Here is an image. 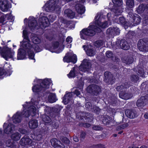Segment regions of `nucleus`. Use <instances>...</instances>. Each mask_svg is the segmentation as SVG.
<instances>
[{
	"mask_svg": "<svg viewBox=\"0 0 148 148\" xmlns=\"http://www.w3.org/2000/svg\"><path fill=\"white\" fill-rule=\"evenodd\" d=\"M103 20V15L100 13H97L95 18L94 23L93 25L90 24L87 28L83 29L80 32L81 38L86 39V36H92L95 35V32H101L100 28H105L108 27L107 21L104 22Z\"/></svg>",
	"mask_w": 148,
	"mask_h": 148,
	"instance_id": "f257e3e1",
	"label": "nucleus"
},
{
	"mask_svg": "<svg viewBox=\"0 0 148 148\" xmlns=\"http://www.w3.org/2000/svg\"><path fill=\"white\" fill-rule=\"evenodd\" d=\"M38 99L35 101L32 99H31V102H26L25 104L23 105L24 109L23 112L20 113L17 112L12 117V121L15 124L21 122L22 117H28L30 115L32 116L35 115L37 112L36 108H40Z\"/></svg>",
	"mask_w": 148,
	"mask_h": 148,
	"instance_id": "f03ea898",
	"label": "nucleus"
},
{
	"mask_svg": "<svg viewBox=\"0 0 148 148\" xmlns=\"http://www.w3.org/2000/svg\"><path fill=\"white\" fill-rule=\"evenodd\" d=\"M38 23L39 25H36V21L34 17H30L29 18L28 26L32 30L40 28L43 29L48 26L49 24V21L47 17L43 16L39 18Z\"/></svg>",
	"mask_w": 148,
	"mask_h": 148,
	"instance_id": "7ed1b4c3",
	"label": "nucleus"
},
{
	"mask_svg": "<svg viewBox=\"0 0 148 148\" xmlns=\"http://www.w3.org/2000/svg\"><path fill=\"white\" fill-rule=\"evenodd\" d=\"M32 40L33 43H34L33 45H32L30 43L32 48L31 49L27 50L28 51L29 58L30 59L34 60V62H35V60L34 58V54L33 52L34 50L36 52H39L41 51V49L39 47L37 44L40 43L41 42L40 38L37 36H34L32 38Z\"/></svg>",
	"mask_w": 148,
	"mask_h": 148,
	"instance_id": "20e7f679",
	"label": "nucleus"
},
{
	"mask_svg": "<svg viewBox=\"0 0 148 148\" xmlns=\"http://www.w3.org/2000/svg\"><path fill=\"white\" fill-rule=\"evenodd\" d=\"M38 81L41 82L40 85H37L32 88L33 91L35 93L43 92L52 84V81L50 79H45L43 80H40Z\"/></svg>",
	"mask_w": 148,
	"mask_h": 148,
	"instance_id": "39448f33",
	"label": "nucleus"
},
{
	"mask_svg": "<svg viewBox=\"0 0 148 148\" xmlns=\"http://www.w3.org/2000/svg\"><path fill=\"white\" fill-rule=\"evenodd\" d=\"M60 1L59 0H49L46 3L44 6V10L46 12H51L55 10L56 9H59L60 5L65 3V1Z\"/></svg>",
	"mask_w": 148,
	"mask_h": 148,
	"instance_id": "423d86ee",
	"label": "nucleus"
},
{
	"mask_svg": "<svg viewBox=\"0 0 148 148\" xmlns=\"http://www.w3.org/2000/svg\"><path fill=\"white\" fill-rule=\"evenodd\" d=\"M127 18L130 25H138L140 21V18L139 16L132 12L129 13Z\"/></svg>",
	"mask_w": 148,
	"mask_h": 148,
	"instance_id": "0eeeda50",
	"label": "nucleus"
},
{
	"mask_svg": "<svg viewBox=\"0 0 148 148\" xmlns=\"http://www.w3.org/2000/svg\"><path fill=\"white\" fill-rule=\"evenodd\" d=\"M23 32L24 38L23 42H21V44L25 49L28 50L32 48L30 44V42L27 36L26 30H24Z\"/></svg>",
	"mask_w": 148,
	"mask_h": 148,
	"instance_id": "6e6552de",
	"label": "nucleus"
},
{
	"mask_svg": "<svg viewBox=\"0 0 148 148\" xmlns=\"http://www.w3.org/2000/svg\"><path fill=\"white\" fill-rule=\"evenodd\" d=\"M4 70H3L0 68V76L4 74L7 76L10 75L12 71L11 69V66L9 63L5 62L4 66Z\"/></svg>",
	"mask_w": 148,
	"mask_h": 148,
	"instance_id": "1a4fd4ad",
	"label": "nucleus"
},
{
	"mask_svg": "<svg viewBox=\"0 0 148 148\" xmlns=\"http://www.w3.org/2000/svg\"><path fill=\"white\" fill-rule=\"evenodd\" d=\"M64 62H71L75 63L77 61L76 56L73 54L72 52H70L66 54L64 58Z\"/></svg>",
	"mask_w": 148,
	"mask_h": 148,
	"instance_id": "9d476101",
	"label": "nucleus"
},
{
	"mask_svg": "<svg viewBox=\"0 0 148 148\" xmlns=\"http://www.w3.org/2000/svg\"><path fill=\"white\" fill-rule=\"evenodd\" d=\"M91 64L87 59H84L81 65L79 66L80 71L84 72L88 71L91 67Z\"/></svg>",
	"mask_w": 148,
	"mask_h": 148,
	"instance_id": "9b49d317",
	"label": "nucleus"
},
{
	"mask_svg": "<svg viewBox=\"0 0 148 148\" xmlns=\"http://www.w3.org/2000/svg\"><path fill=\"white\" fill-rule=\"evenodd\" d=\"M20 143L22 146L27 145L32 146L34 145L32 140L28 136H26L21 138L20 141Z\"/></svg>",
	"mask_w": 148,
	"mask_h": 148,
	"instance_id": "f8f14e48",
	"label": "nucleus"
},
{
	"mask_svg": "<svg viewBox=\"0 0 148 148\" xmlns=\"http://www.w3.org/2000/svg\"><path fill=\"white\" fill-rule=\"evenodd\" d=\"M14 54V52L11 51L9 48H7L5 51L1 53V55L6 60L9 58L13 59Z\"/></svg>",
	"mask_w": 148,
	"mask_h": 148,
	"instance_id": "ddd939ff",
	"label": "nucleus"
},
{
	"mask_svg": "<svg viewBox=\"0 0 148 148\" xmlns=\"http://www.w3.org/2000/svg\"><path fill=\"white\" fill-rule=\"evenodd\" d=\"M148 102V95L141 97L137 101V105L138 107L142 108Z\"/></svg>",
	"mask_w": 148,
	"mask_h": 148,
	"instance_id": "4468645a",
	"label": "nucleus"
},
{
	"mask_svg": "<svg viewBox=\"0 0 148 148\" xmlns=\"http://www.w3.org/2000/svg\"><path fill=\"white\" fill-rule=\"evenodd\" d=\"M89 93H92L95 95L98 94L101 91L100 87L98 86L92 85L89 86L87 88Z\"/></svg>",
	"mask_w": 148,
	"mask_h": 148,
	"instance_id": "2eb2a0df",
	"label": "nucleus"
},
{
	"mask_svg": "<svg viewBox=\"0 0 148 148\" xmlns=\"http://www.w3.org/2000/svg\"><path fill=\"white\" fill-rule=\"evenodd\" d=\"M3 127L4 132L8 134L12 133L15 128L14 125L11 123L7 125V123H5L3 125Z\"/></svg>",
	"mask_w": 148,
	"mask_h": 148,
	"instance_id": "dca6fc26",
	"label": "nucleus"
},
{
	"mask_svg": "<svg viewBox=\"0 0 148 148\" xmlns=\"http://www.w3.org/2000/svg\"><path fill=\"white\" fill-rule=\"evenodd\" d=\"M120 32V31L119 28L114 27L109 28L106 31L107 34H110L112 36L119 35Z\"/></svg>",
	"mask_w": 148,
	"mask_h": 148,
	"instance_id": "f3484780",
	"label": "nucleus"
},
{
	"mask_svg": "<svg viewBox=\"0 0 148 148\" xmlns=\"http://www.w3.org/2000/svg\"><path fill=\"white\" fill-rule=\"evenodd\" d=\"M116 45L119 48H120L125 50H127L130 48L128 44L127 41L124 40H121V41H117Z\"/></svg>",
	"mask_w": 148,
	"mask_h": 148,
	"instance_id": "a211bd4d",
	"label": "nucleus"
},
{
	"mask_svg": "<svg viewBox=\"0 0 148 148\" xmlns=\"http://www.w3.org/2000/svg\"><path fill=\"white\" fill-rule=\"evenodd\" d=\"M50 142L51 145L55 148H65V146L56 138L51 139Z\"/></svg>",
	"mask_w": 148,
	"mask_h": 148,
	"instance_id": "6ab92c4d",
	"label": "nucleus"
},
{
	"mask_svg": "<svg viewBox=\"0 0 148 148\" xmlns=\"http://www.w3.org/2000/svg\"><path fill=\"white\" fill-rule=\"evenodd\" d=\"M21 47L23 48V49H19L18 51V53L17 56V59L19 60H23L25 58V55L26 52L28 51L25 49L21 45Z\"/></svg>",
	"mask_w": 148,
	"mask_h": 148,
	"instance_id": "aec40b11",
	"label": "nucleus"
},
{
	"mask_svg": "<svg viewBox=\"0 0 148 148\" xmlns=\"http://www.w3.org/2000/svg\"><path fill=\"white\" fill-rule=\"evenodd\" d=\"M73 93L72 92L66 93L63 99L64 103L66 104L69 103H71L72 102V96Z\"/></svg>",
	"mask_w": 148,
	"mask_h": 148,
	"instance_id": "412c9836",
	"label": "nucleus"
},
{
	"mask_svg": "<svg viewBox=\"0 0 148 148\" xmlns=\"http://www.w3.org/2000/svg\"><path fill=\"white\" fill-rule=\"evenodd\" d=\"M140 40L139 41L138 43V46L139 49L141 51H148V47L144 44V40Z\"/></svg>",
	"mask_w": 148,
	"mask_h": 148,
	"instance_id": "4be33fe9",
	"label": "nucleus"
},
{
	"mask_svg": "<svg viewBox=\"0 0 148 148\" xmlns=\"http://www.w3.org/2000/svg\"><path fill=\"white\" fill-rule=\"evenodd\" d=\"M59 45V43L58 42H54L52 46L49 49V51L52 52L60 53L62 50H60L59 48L58 49V50H57V49L58 48Z\"/></svg>",
	"mask_w": 148,
	"mask_h": 148,
	"instance_id": "5701e85b",
	"label": "nucleus"
},
{
	"mask_svg": "<svg viewBox=\"0 0 148 148\" xmlns=\"http://www.w3.org/2000/svg\"><path fill=\"white\" fill-rule=\"evenodd\" d=\"M126 116L130 118L133 119L136 116V112L134 110H127L125 111Z\"/></svg>",
	"mask_w": 148,
	"mask_h": 148,
	"instance_id": "b1692460",
	"label": "nucleus"
},
{
	"mask_svg": "<svg viewBox=\"0 0 148 148\" xmlns=\"http://www.w3.org/2000/svg\"><path fill=\"white\" fill-rule=\"evenodd\" d=\"M75 9L77 12L80 14L84 13L85 9L84 7L81 4H77L76 5Z\"/></svg>",
	"mask_w": 148,
	"mask_h": 148,
	"instance_id": "393cba45",
	"label": "nucleus"
},
{
	"mask_svg": "<svg viewBox=\"0 0 148 148\" xmlns=\"http://www.w3.org/2000/svg\"><path fill=\"white\" fill-rule=\"evenodd\" d=\"M78 69L77 67H74L71 71L70 73L67 75L69 78H72L75 77L77 75Z\"/></svg>",
	"mask_w": 148,
	"mask_h": 148,
	"instance_id": "a878e982",
	"label": "nucleus"
},
{
	"mask_svg": "<svg viewBox=\"0 0 148 148\" xmlns=\"http://www.w3.org/2000/svg\"><path fill=\"white\" fill-rule=\"evenodd\" d=\"M115 6L114 8L112 9V11L114 12L115 15H120L123 11L121 6L116 5Z\"/></svg>",
	"mask_w": 148,
	"mask_h": 148,
	"instance_id": "bb28decb",
	"label": "nucleus"
},
{
	"mask_svg": "<svg viewBox=\"0 0 148 148\" xmlns=\"http://www.w3.org/2000/svg\"><path fill=\"white\" fill-rule=\"evenodd\" d=\"M29 127L30 129H35L38 126V121L36 120H32L29 122Z\"/></svg>",
	"mask_w": 148,
	"mask_h": 148,
	"instance_id": "cd10ccee",
	"label": "nucleus"
},
{
	"mask_svg": "<svg viewBox=\"0 0 148 148\" xmlns=\"http://www.w3.org/2000/svg\"><path fill=\"white\" fill-rule=\"evenodd\" d=\"M64 14L66 16L70 18H73L75 15V13L71 10L69 9H66L65 10Z\"/></svg>",
	"mask_w": 148,
	"mask_h": 148,
	"instance_id": "c85d7f7f",
	"label": "nucleus"
},
{
	"mask_svg": "<svg viewBox=\"0 0 148 148\" xmlns=\"http://www.w3.org/2000/svg\"><path fill=\"white\" fill-rule=\"evenodd\" d=\"M119 96L122 99L127 100L131 98L132 96L131 94H129L123 92H121L119 93Z\"/></svg>",
	"mask_w": 148,
	"mask_h": 148,
	"instance_id": "c756f323",
	"label": "nucleus"
},
{
	"mask_svg": "<svg viewBox=\"0 0 148 148\" xmlns=\"http://www.w3.org/2000/svg\"><path fill=\"white\" fill-rule=\"evenodd\" d=\"M48 101L51 103L55 102L57 100L56 95L54 93L49 94L48 98Z\"/></svg>",
	"mask_w": 148,
	"mask_h": 148,
	"instance_id": "7c9ffc66",
	"label": "nucleus"
},
{
	"mask_svg": "<svg viewBox=\"0 0 148 148\" xmlns=\"http://www.w3.org/2000/svg\"><path fill=\"white\" fill-rule=\"evenodd\" d=\"M134 59L132 57H124L122 59V62L127 64H130L132 63Z\"/></svg>",
	"mask_w": 148,
	"mask_h": 148,
	"instance_id": "2f4dec72",
	"label": "nucleus"
},
{
	"mask_svg": "<svg viewBox=\"0 0 148 148\" xmlns=\"http://www.w3.org/2000/svg\"><path fill=\"white\" fill-rule=\"evenodd\" d=\"M17 142H14L12 140H8L6 142V145L7 146L11 148H16Z\"/></svg>",
	"mask_w": 148,
	"mask_h": 148,
	"instance_id": "473e14b6",
	"label": "nucleus"
},
{
	"mask_svg": "<svg viewBox=\"0 0 148 148\" xmlns=\"http://www.w3.org/2000/svg\"><path fill=\"white\" fill-rule=\"evenodd\" d=\"M87 55L90 56H92L95 54V52L94 49H93L91 46L90 47H88L86 51Z\"/></svg>",
	"mask_w": 148,
	"mask_h": 148,
	"instance_id": "72a5a7b5",
	"label": "nucleus"
},
{
	"mask_svg": "<svg viewBox=\"0 0 148 148\" xmlns=\"http://www.w3.org/2000/svg\"><path fill=\"white\" fill-rule=\"evenodd\" d=\"M129 86L128 83L126 82L120 86H117L116 88V89L118 91H121L125 88H128Z\"/></svg>",
	"mask_w": 148,
	"mask_h": 148,
	"instance_id": "f704fd0d",
	"label": "nucleus"
},
{
	"mask_svg": "<svg viewBox=\"0 0 148 148\" xmlns=\"http://www.w3.org/2000/svg\"><path fill=\"white\" fill-rule=\"evenodd\" d=\"M11 137L13 140H18L21 138V135L18 133L16 132L12 134Z\"/></svg>",
	"mask_w": 148,
	"mask_h": 148,
	"instance_id": "c9c22d12",
	"label": "nucleus"
},
{
	"mask_svg": "<svg viewBox=\"0 0 148 148\" xmlns=\"http://www.w3.org/2000/svg\"><path fill=\"white\" fill-rule=\"evenodd\" d=\"M137 72L138 75L143 77H145L146 75L148 74V72H145L144 70L142 68L138 69Z\"/></svg>",
	"mask_w": 148,
	"mask_h": 148,
	"instance_id": "e433bc0d",
	"label": "nucleus"
},
{
	"mask_svg": "<svg viewBox=\"0 0 148 148\" xmlns=\"http://www.w3.org/2000/svg\"><path fill=\"white\" fill-rule=\"evenodd\" d=\"M145 5L143 4L139 5L136 10L138 14L142 13L145 9Z\"/></svg>",
	"mask_w": 148,
	"mask_h": 148,
	"instance_id": "4c0bfd02",
	"label": "nucleus"
},
{
	"mask_svg": "<svg viewBox=\"0 0 148 148\" xmlns=\"http://www.w3.org/2000/svg\"><path fill=\"white\" fill-rule=\"evenodd\" d=\"M126 4L128 8H133L134 6V0H127Z\"/></svg>",
	"mask_w": 148,
	"mask_h": 148,
	"instance_id": "58836bf2",
	"label": "nucleus"
},
{
	"mask_svg": "<svg viewBox=\"0 0 148 148\" xmlns=\"http://www.w3.org/2000/svg\"><path fill=\"white\" fill-rule=\"evenodd\" d=\"M1 10L3 12L7 11L9 9L8 2L6 3L0 5Z\"/></svg>",
	"mask_w": 148,
	"mask_h": 148,
	"instance_id": "ea45409f",
	"label": "nucleus"
},
{
	"mask_svg": "<svg viewBox=\"0 0 148 148\" xmlns=\"http://www.w3.org/2000/svg\"><path fill=\"white\" fill-rule=\"evenodd\" d=\"M112 2L115 6H121L122 5V0H112Z\"/></svg>",
	"mask_w": 148,
	"mask_h": 148,
	"instance_id": "a19ab883",
	"label": "nucleus"
},
{
	"mask_svg": "<svg viewBox=\"0 0 148 148\" xmlns=\"http://www.w3.org/2000/svg\"><path fill=\"white\" fill-rule=\"evenodd\" d=\"M130 79L132 82H135L138 80L139 78L137 75H133L131 76Z\"/></svg>",
	"mask_w": 148,
	"mask_h": 148,
	"instance_id": "79ce46f5",
	"label": "nucleus"
},
{
	"mask_svg": "<svg viewBox=\"0 0 148 148\" xmlns=\"http://www.w3.org/2000/svg\"><path fill=\"white\" fill-rule=\"evenodd\" d=\"M103 44V42L102 40H98L97 41L94 43L95 45L97 47H99L101 46Z\"/></svg>",
	"mask_w": 148,
	"mask_h": 148,
	"instance_id": "37998d69",
	"label": "nucleus"
},
{
	"mask_svg": "<svg viewBox=\"0 0 148 148\" xmlns=\"http://www.w3.org/2000/svg\"><path fill=\"white\" fill-rule=\"evenodd\" d=\"M128 125L129 124L128 123H124L121 126L118 127H117V129L118 130L123 129L128 127Z\"/></svg>",
	"mask_w": 148,
	"mask_h": 148,
	"instance_id": "c03bdc74",
	"label": "nucleus"
},
{
	"mask_svg": "<svg viewBox=\"0 0 148 148\" xmlns=\"http://www.w3.org/2000/svg\"><path fill=\"white\" fill-rule=\"evenodd\" d=\"M117 22L118 23L124 24L125 22V19L123 17H121L119 18V21Z\"/></svg>",
	"mask_w": 148,
	"mask_h": 148,
	"instance_id": "a18cd8bd",
	"label": "nucleus"
},
{
	"mask_svg": "<svg viewBox=\"0 0 148 148\" xmlns=\"http://www.w3.org/2000/svg\"><path fill=\"white\" fill-rule=\"evenodd\" d=\"M43 121L45 123H49L51 121V119L47 116H45L44 118L42 119Z\"/></svg>",
	"mask_w": 148,
	"mask_h": 148,
	"instance_id": "49530a36",
	"label": "nucleus"
},
{
	"mask_svg": "<svg viewBox=\"0 0 148 148\" xmlns=\"http://www.w3.org/2000/svg\"><path fill=\"white\" fill-rule=\"evenodd\" d=\"M85 107L88 110H92V109L93 108H92V106L90 102L86 103L85 105Z\"/></svg>",
	"mask_w": 148,
	"mask_h": 148,
	"instance_id": "de8ad7c7",
	"label": "nucleus"
},
{
	"mask_svg": "<svg viewBox=\"0 0 148 148\" xmlns=\"http://www.w3.org/2000/svg\"><path fill=\"white\" fill-rule=\"evenodd\" d=\"M106 56L108 58H111L113 56V54L111 51H107L106 53Z\"/></svg>",
	"mask_w": 148,
	"mask_h": 148,
	"instance_id": "09e8293b",
	"label": "nucleus"
},
{
	"mask_svg": "<svg viewBox=\"0 0 148 148\" xmlns=\"http://www.w3.org/2000/svg\"><path fill=\"white\" fill-rule=\"evenodd\" d=\"M42 135L41 134H38L37 135L35 136L34 138V139L35 140H40L41 138Z\"/></svg>",
	"mask_w": 148,
	"mask_h": 148,
	"instance_id": "8fccbe9b",
	"label": "nucleus"
},
{
	"mask_svg": "<svg viewBox=\"0 0 148 148\" xmlns=\"http://www.w3.org/2000/svg\"><path fill=\"white\" fill-rule=\"evenodd\" d=\"M111 75V73L108 72H105L104 73V76L106 79H109L110 76Z\"/></svg>",
	"mask_w": 148,
	"mask_h": 148,
	"instance_id": "3c124183",
	"label": "nucleus"
},
{
	"mask_svg": "<svg viewBox=\"0 0 148 148\" xmlns=\"http://www.w3.org/2000/svg\"><path fill=\"white\" fill-rule=\"evenodd\" d=\"M92 111H94L95 112H97L100 111V109L98 107L96 106H93Z\"/></svg>",
	"mask_w": 148,
	"mask_h": 148,
	"instance_id": "603ef678",
	"label": "nucleus"
},
{
	"mask_svg": "<svg viewBox=\"0 0 148 148\" xmlns=\"http://www.w3.org/2000/svg\"><path fill=\"white\" fill-rule=\"evenodd\" d=\"M93 129L95 130H99L102 129V128L99 126L95 125L92 127Z\"/></svg>",
	"mask_w": 148,
	"mask_h": 148,
	"instance_id": "864d4df0",
	"label": "nucleus"
},
{
	"mask_svg": "<svg viewBox=\"0 0 148 148\" xmlns=\"http://www.w3.org/2000/svg\"><path fill=\"white\" fill-rule=\"evenodd\" d=\"M49 22H52L55 19L56 17L55 16H53V15H50L49 16Z\"/></svg>",
	"mask_w": 148,
	"mask_h": 148,
	"instance_id": "5fc2aeb1",
	"label": "nucleus"
},
{
	"mask_svg": "<svg viewBox=\"0 0 148 148\" xmlns=\"http://www.w3.org/2000/svg\"><path fill=\"white\" fill-rule=\"evenodd\" d=\"M72 41V38L71 36H68L66 38V41L68 43H71Z\"/></svg>",
	"mask_w": 148,
	"mask_h": 148,
	"instance_id": "6e6d98bb",
	"label": "nucleus"
},
{
	"mask_svg": "<svg viewBox=\"0 0 148 148\" xmlns=\"http://www.w3.org/2000/svg\"><path fill=\"white\" fill-rule=\"evenodd\" d=\"M19 131L22 134H25L27 133L26 131L24 129H20L19 130Z\"/></svg>",
	"mask_w": 148,
	"mask_h": 148,
	"instance_id": "4d7b16f0",
	"label": "nucleus"
},
{
	"mask_svg": "<svg viewBox=\"0 0 148 148\" xmlns=\"http://www.w3.org/2000/svg\"><path fill=\"white\" fill-rule=\"evenodd\" d=\"M8 1L7 0H0V5L6 3Z\"/></svg>",
	"mask_w": 148,
	"mask_h": 148,
	"instance_id": "13d9d810",
	"label": "nucleus"
},
{
	"mask_svg": "<svg viewBox=\"0 0 148 148\" xmlns=\"http://www.w3.org/2000/svg\"><path fill=\"white\" fill-rule=\"evenodd\" d=\"M75 94L77 96H79L80 94V92L77 90H76L75 91Z\"/></svg>",
	"mask_w": 148,
	"mask_h": 148,
	"instance_id": "bf43d9fd",
	"label": "nucleus"
},
{
	"mask_svg": "<svg viewBox=\"0 0 148 148\" xmlns=\"http://www.w3.org/2000/svg\"><path fill=\"white\" fill-rule=\"evenodd\" d=\"M83 85H84V83H83V82H82L81 83L80 85L79 86V88L81 90H82V89ZM78 88H79V87H78Z\"/></svg>",
	"mask_w": 148,
	"mask_h": 148,
	"instance_id": "052dcab7",
	"label": "nucleus"
},
{
	"mask_svg": "<svg viewBox=\"0 0 148 148\" xmlns=\"http://www.w3.org/2000/svg\"><path fill=\"white\" fill-rule=\"evenodd\" d=\"M84 127H88L90 126V124L88 123H85L84 124Z\"/></svg>",
	"mask_w": 148,
	"mask_h": 148,
	"instance_id": "680f3d73",
	"label": "nucleus"
},
{
	"mask_svg": "<svg viewBox=\"0 0 148 148\" xmlns=\"http://www.w3.org/2000/svg\"><path fill=\"white\" fill-rule=\"evenodd\" d=\"M85 133L82 132V133L80 137L82 138H85Z\"/></svg>",
	"mask_w": 148,
	"mask_h": 148,
	"instance_id": "e2e57ef3",
	"label": "nucleus"
},
{
	"mask_svg": "<svg viewBox=\"0 0 148 148\" xmlns=\"http://www.w3.org/2000/svg\"><path fill=\"white\" fill-rule=\"evenodd\" d=\"M64 139L65 140V141H64V143L69 144L70 142L69 140L66 138H64Z\"/></svg>",
	"mask_w": 148,
	"mask_h": 148,
	"instance_id": "0e129e2a",
	"label": "nucleus"
},
{
	"mask_svg": "<svg viewBox=\"0 0 148 148\" xmlns=\"http://www.w3.org/2000/svg\"><path fill=\"white\" fill-rule=\"evenodd\" d=\"M73 140H74L76 142H77L78 141V137L77 136H75L73 138Z\"/></svg>",
	"mask_w": 148,
	"mask_h": 148,
	"instance_id": "69168bd1",
	"label": "nucleus"
},
{
	"mask_svg": "<svg viewBox=\"0 0 148 148\" xmlns=\"http://www.w3.org/2000/svg\"><path fill=\"white\" fill-rule=\"evenodd\" d=\"M111 15V13H108L107 14V16L108 20H109L110 19V17Z\"/></svg>",
	"mask_w": 148,
	"mask_h": 148,
	"instance_id": "338daca9",
	"label": "nucleus"
},
{
	"mask_svg": "<svg viewBox=\"0 0 148 148\" xmlns=\"http://www.w3.org/2000/svg\"><path fill=\"white\" fill-rule=\"evenodd\" d=\"M144 117L146 119H148V113H146L144 115Z\"/></svg>",
	"mask_w": 148,
	"mask_h": 148,
	"instance_id": "774afa93",
	"label": "nucleus"
}]
</instances>
